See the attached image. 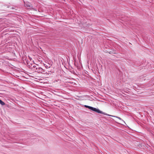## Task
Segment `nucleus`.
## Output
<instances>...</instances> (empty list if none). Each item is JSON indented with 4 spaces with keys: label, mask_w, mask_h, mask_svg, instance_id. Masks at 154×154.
Wrapping results in <instances>:
<instances>
[{
    "label": "nucleus",
    "mask_w": 154,
    "mask_h": 154,
    "mask_svg": "<svg viewBox=\"0 0 154 154\" xmlns=\"http://www.w3.org/2000/svg\"><path fill=\"white\" fill-rule=\"evenodd\" d=\"M85 107H86L88 108L89 109H90L93 111H94L96 112H97L98 113H100L103 114H104V115H107V116H113V117H116L117 118L119 119L120 120H122L121 119V118H120V117H119L115 116H111L110 115H109V114H108L106 113L105 112H103L100 111L98 109H97L96 108L93 107H92V106H85Z\"/></svg>",
    "instance_id": "nucleus-1"
},
{
    "label": "nucleus",
    "mask_w": 154,
    "mask_h": 154,
    "mask_svg": "<svg viewBox=\"0 0 154 154\" xmlns=\"http://www.w3.org/2000/svg\"><path fill=\"white\" fill-rule=\"evenodd\" d=\"M33 67L34 68H35L36 71L37 72H41V73H43V72H44V71H43V69L42 68L39 67L38 66H33Z\"/></svg>",
    "instance_id": "nucleus-2"
},
{
    "label": "nucleus",
    "mask_w": 154,
    "mask_h": 154,
    "mask_svg": "<svg viewBox=\"0 0 154 154\" xmlns=\"http://www.w3.org/2000/svg\"><path fill=\"white\" fill-rule=\"evenodd\" d=\"M0 104L2 106L5 105V103L1 100H0Z\"/></svg>",
    "instance_id": "nucleus-3"
},
{
    "label": "nucleus",
    "mask_w": 154,
    "mask_h": 154,
    "mask_svg": "<svg viewBox=\"0 0 154 154\" xmlns=\"http://www.w3.org/2000/svg\"><path fill=\"white\" fill-rule=\"evenodd\" d=\"M27 6L28 7H30V6L29 5H27Z\"/></svg>",
    "instance_id": "nucleus-4"
},
{
    "label": "nucleus",
    "mask_w": 154,
    "mask_h": 154,
    "mask_svg": "<svg viewBox=\"0 0 154 154\" xmlns=\"http://www.w3.org/2000/svg\"><path fill=\"white\" fill-rule=\"evenodd\" d=\"M85 106H87V105H84Z\"/></svg>",
    "instance_id": "nucleus-5"
}]
</instances>
